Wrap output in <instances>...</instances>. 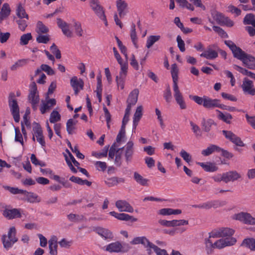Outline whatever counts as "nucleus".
Listing matches in <instances>:
<instances>
[{"label":"nucleus","mask_w":255,"mask_h":255,"mask_svg":"<svg viewBox=\"0 0 255 255\" xmlns=\"http://www.w3.org/2000/svg\"><path fill=\"white\" fill-rule=\"evenodd\" d=\"M90 6L98 17L105 14L104 8L98 0H90Z\"/></svg>","instance_id":"19"},{"label":"nucleus","mask_w":255,"mask_h":255,"mask_svg":"<svg viewBox=\"0 0 255 255\" xmlns=\"http://www.w3.org/2000/svg\"><path fill=\"white\" fill-rule=\"evenodd\" d=\"M122 245L119 242H116L108 245L106 250L110 253H119L122 251Z\"/></svg>","instance_id":"29"},{"label":"nucleus","mask_w":255,"mask_h":255,"mask_svg":"<svg viewBox=\"0 0 255 255\" xmlns=\"http://www.w3.org/2000/svg\"><path fill=\"white\" fill-rule=\"evenodd\" d=\"M225 44L232 51L234 58L241 60L250 69L255 70V57L246 53L231 40H225Z\"/></svg>","instance_id":"1"},{"label":"nucleus","mask_w":255,"mask_h":255,"mask_svg":"<svg viewBox=\"0 0 255 255\" xmlns=\"http://www.w3.org/2000/svg\"><path fill=\"white\" fill-rule=\"evenodd\" d=\"M213 29L222 37L227 38L228 37V34L219 26H213Z\"/></svg>","instance_id":"62"},{"label":"nucleus","mask_w":255,"mask_h":255,"mask_svg":"<svg viewBox=\"0 0 255 255\" xmlns=\"http://www.w3.org/2000/svg\"><path fill=\"white\" fill-rule=\"evenodd\" d=\"M77 121H74L72 119H69L66 123V129L69 134H72L76 129V125Z\"/></svg>","instance_id":"41"},{"label":"nucleus","mask_w":255,"mask_h":255,"mask_svg":"<svg viewBox=\"0 0 255 255\" xmlns=\"http://www.w3.org/2000/svg\"><path fill=\"white\" fill-rule=\"evenodd\" d=\"M174 97V98L182 110L186 109L187 106L185 101L184 100L183 97L180 92L179 87L173 88Z\"/></svg>","instance_id":"17"},{"label":"nucleus","mask_w":255,"mask_h":255,"mask_svg":"<svg viewBox=\"0 0 255 255\" xmlns=\"http://www.w3.org/2000/svg\"><path fill=\"white\" fill-rule=\"evenodd\" d=\"M237 242L235 238H226L217 240L214 243V247L219 249L224 248L227 246L234 245Z\"/></svg>","instance_id":"5"},{"label":"nucleus","mask_w":255,"mask_h":255,"mask_svg":"<svg viewBox=\"0 0 255 255\" xmlns=\"http://www.w3.org/2000/svg\"><path fill=\"white\" fill-rule=\"evenodd\" d=\"M11 9L7 3H4L0 11V23L2 20L7 17L10 13Z\"/></svg>","instance_id":"28"},{"label":"nucleus","mask_w":255,"mask_h":255,"mask_svg":"<svg viewBox=\"0 0 255 255\" xmlns=\"http://www.w3.org/2000/svg\"><path fill=\"white\" fill-rule=\"evenodd\" d=\"M56 104V102L55 99H49L46 103L43 102L40 108L41 113L42 114H45L47 110H50Z\"/></svg>","instance_id":"25"},{"label":"nucleus","mask_w":255,"mask_h":255,"mask_svg":"<svg viewBox=\"0 0 255 255\" xmlns=\"http://www.w3.org/2000/svg\"><path fill=\"white\" fill-rule=\"evenodd\" d=\"M74 25L76 34L78 36H82L83 35V31L81 23L79 22L76 21L74 22Z\"/></svg>","instance_id":"61"},{"label":"nucleus","mask_w":255,"mask_h":255,"mask_svg":"<svg viewBox=\"0 0 255 255\" xmlns=\"http://www.w3.org/2000/svg\"><path fill=\"white\" fill-rule=\"evenodd\" d=\"M128 69V68L125 67L121 68L119 75L117 76L116 77L117 85L118 87H121V89L124 88L125 81L127 75Z\"/></svg>","instance_id":"14"},{"label":"nucleus","mask_w":255,"mask_h":255,"mask_svg":"<svg viewBox=\"0 0 255 255\" xmlns=\"http://www.w3.org/2000/svg\"><path fill=\"white\" fill-rule=\"evenodd\" d=\"M2 215L8 220L20 218L21 217L20 210L16 208L12 209H5L3 211Z\"/></svg>","instance_id":"16"},{"label":"nucleus","mask_w":255,"mask_h":255,"mask_svg":"<svg viewBox=\"0 0 255 255\" xmlns=\"http://www.w3.org/2000/svg\"><path fill=\"white\" fill-rule=\"evenodd\" d=\"M61 119V116L59 113L55 110L52 111L51 113L49 118V121L51 123H55L58 122Z\"/></svg>","instance_id":"49"},{"label":"nucleus","mask_w":255,"mask_h":255,"mask_svg":"<svg viewBox=\"0 0 255 255\" xmlns=\"http://www.w3.org/2000/svg\"><path fill=\"white\" fill-rule=\"evenodd\" d=\"M96 233L105 239H112L113 238L112 233L107 229L98 227L96 229Z\"/></svg>","instance_id":"26"},{"label":"nucleus","mask_w":255,"mask_h":255,"mask_svg":"<svg viewBox=\"0 0 255 255\" xmlns=\"http://www.w3.org/2000/svg\"><path fill=\"white\" fill-rule=\"evenodd\" d=\"M15 141L19 142L22 145H23V140L21 133L18 128H15Z\"/></svg>","instance_id":"57"},{"label":"nucleus","mask_w":255,"mask_h":255,"mask_svg":"<svg viewBox=\"0 0 255 255\" xmlns=\"http://www.w3.org/2000/svg\"><path fill=\"white\" fill-rule=\"evenodd\" d=\"M200 56L207 59H214L218 57V53L217 51L208 48L207 50L200 54Z\"/></svg>","instance_id":"30"},{"label":"nucleus","mask_w":255,"mask_h":255,"mask_svg":"<svg viewBox=\"0 0 255 255\" xmlns=\"http://www.w3.org/2000/svg\"><path fill=\"white\" fill-rule=\"evenodd\" d=\"M158 223L162 226L167 227H174L177 226L187 225L188 224V221L185 220H173L167 221L165 220H159Z\"/></svg>","instance_id":"6"},{"label":"nucleus","mask_w":255,"mask_h":255,"mask_svg":"<svg viewBox=\"0 0 255 255\" xmlns=\"http://www.w3.org/2000/svg\"><path fill=\"white\" fill-rule=\"evenodd\" d=\"M234 230L229 228H222L215 232L212 233V237L213 238H232V235L234 234Z\"/></svg>","instance_id":"7"},{"label":"nucleus","mask_w":255,"mask_h":255,"mask_svg":"<svg viewBox=\"0 0 255 255\" xmlns=\"http://www.w3.org/2000/svg\"><path fill=\"white\" fill-rule=\"evenodd\" d=\"M113 51L114 53V55L116 59L117 60V61L118 63L121 66V68H122L123 67H125L127 68H128V64L127 62L123 63V59L122 57H121L120 55L118 53V51H117V49L115 47L113 48Z\"/></svg>","instance_id":"44"},{"label":"nucleus","mask_w":255,"mask_h":255,"mask_svg":"<svg viewBox=\"0 0 255 255\" xmlns=\"http://www.w3.org/2000/svg\"><path fill=\"white\" fill-rule=\"evenodd\" d=\"M32 36L30 33H27L22 35L20 38V44L25 45L28 44V41L32 39Z\"/></svg>","instance_id":"48"},{"label":"nucleus","mask_w":255,"mask_h":255,"mask_svg":"<svg viewBox=\"0 0 255 255\" xmlns=\"http://www.w3.org/2000/svg\"><path fill=\"white\" fill-rule=\"evenodd\" d=\"M219 102H220V101L218 99H212L207 96H204L203 107L206 109H213L217 107Z\"/></svg>","instance_id":"23"},{"label":"nucleus","mask_w":255,"mask_h":255,"mask_svg":"<svg viewBox=\"0 0 255 255\" xmlns=\"http://www.w3.org/2000/svg\"><path fill=\"white\" fill-rule=\"evenodd\" d=\"M139 94V90L135 89L132 90L129 94L127 100V108H129L131 110V106L135 105L137 101L138 96Z\"/></svg>","instance_id":"21"},{"label":"nucleus","mask_w":255,"mask_h":255,"mask_svg":"<svg viewBox=\"0 0 255 255\" xmlns=\"http://www.w3.org/2000/svg\"><path fill=\"white\" fill-rule=\"evenodd\" d=\"M116 6L120 18H123L128 12V4L124 0H117Z\"/></svg>","instance_id":"9"},{"label":"nucleus","mask_w":255,"mask_h":255,"mask_svg":"<svg viewBox=\"0 0 255 255\" xmlns=\"http://www.w3.org/2000/svg\"><path fill=\"white\" fill-rule=\"evenodd\" d=\"M29 61V59H22L18 60L11 66L10 69L12 71H15L18 68L27 65Z\"/></svg>","instance_id":"39"},{"label":"nucleus","mask_w":255,"mask_h":255,"mask_svg":"<svg viewBox=\"0 0 255 255\" xmlns=\"http://www.w3.org/2000/svg\"><path fill=\"white\" fill-rule=\"evenodd\" d=\"M125 182V178L118 177L108 178L105 181V184L109 187L116 186L120 183H124Z\"/></svg>","instance_id":"24"},{"label":"nucleus","mask_w":255,"mask_h":255,"mask_svg":"<svg viewBox=\"0 0 255 255\" xmlns=\"http://www.w3.org/2000/svg\"><path fill=\"white\" fill-rule=\"evenodd\" d=\"M16 234V230L14 227H10L9 229L7 234L8 239H7V236L3 235L2 236V242L4 248L8 249L11 248L12 246L16 243L18 239L15 237Z\"/></svg>","instance_id":"2"},{"label":"nucleus","mask_w":255,"mask_h":255,"mask_svg":"<svg viewBox=\"0 0 255 255\" xmlns=\"http://www.w3.org/2000/svg\"><path fill=\"white\" fill-rule=\"evenodd\" d=\"M216 123L211 119L206 120L203 118L201 122V126L203 131L206 132H209L213 126H216Z\"/></svg>","instance_id":"22"},{"label":"nucleus","mask_w":255,"mask_h":255,"mask_svg":"<svg viewBox=\"0 0 255 255\" xmlns=\"http://www.w3.org/2000/svg\"><path fill=\"white\" fill-rule=\"evenodd\" d=\"M4 188L8 191H9L11 193L13 194H22L23 193H25L26 190H23L22 189H19L18 188L15 187H11L8 186H5L3 187Z\"/></svg>","instance_id":"55"},{"label":"nucleus","mask_w":255,"mask_h":255,"mask_svg":"<svg viewBox=\"0 0 255 255\" xmlns=\"http://www.w3.org/2000/svg\"><path fill=\"white\" fill-rule=\"evenodd\" d=\"M68 219L73 222H78L83 221L84 219V216L82 215H78L75 214H70L67 215Z\"/></svg>","instance_id":"45"},{"label":"nucleus","mask_w":255,"mask_h":255,"mask_svg":"<svg viewBox=\"0 0 255 255\" xmlns=\"http://www.w3.org/2000/svg\"><path fill=\"white\" fill-rule=\"evenodd\" d=\"M15 95L13 93L9 94L8 97V105L13 119L16 123H18L20 120L19 109L17 102L14 99Z\"/></svg>","instance_id":"3"},{"label":"nucleus","mask_w":255,"mask_h":255,"mask_svg":"<svg viewBox=\"0 0 255 255\" xmlns=\"http://www.w3.org/2000/svg\"><path fill=\"white\" fill-rule=\"evenodd\" d=\"M241 175L236 171H230L223 174V181L225 183L234 181L241 178Z\"/></svg>","instance_id":"15"},{"label":"nucleus","mask_w":255,"mask_h":255,"mask_svg":"<svg viewBox=\"0 0 255 255\" xmlns=\"http://www.w3.org/2000/svg\"><path fill=\"white\" fill-rule=\"evenodd\" d=\"M16 14L19 18H26L28 20L29 18L28 15L26 13L25 10L21 3H19L17 6L16 9Z\"/></svg>","instance_id":"37"},{"label":"nucleus","mask_w":255,"mask_h":255,"mask_svg":"<svg viewBox=\"0 0 255 255\" xmlns=\"http://www.w3.org/2000/svg\"><path fill=\"white\" fill-rule=\"evenodd\" d=\"M241 87L245 94L251 96L255 95V88L252 81L247 78H244Z\"/></svg>","instance_id":"8"},{"label":"nucleus","mask_w":255,"mask_h":255,"mask_svg":"<svg viewBox=\"0 0 255 255\" xmlns=\"http://www.w3.org/2000/svg\"><path fill=\"white\" fill-rule=\"evenodd\" d=\"M58 26L62 30L63 33L68 37H72L73 33L70 30V25L60 18L57 19Z\"/></svg>","instance_id":"11"},{"label":"nucleus","mask_w":255,"mask_h":255,"mask_svg":"<svg viewBox=\"0 0 255 255\" xmlns=\"http://www.w3.org/2000/svg\"><path fill=\"white\" fill-rule=\"evenodd\" d=\"M50 49L52 53L55 55L56 58L60 59L61 58V51L58 48L57 46L55 45V43L52 44V45L50 46Z\"/></svg>","instance_id":"56"},{"label":"nucleus","mask_w":255,"mask_h":255,"mask_svg":"<svg viewBox=\"0 0 255 255\" xmlns=\"http://www.w3.org/2000/svg\"><path fill=\"white\" fill-rule=\"evenodd\" d=\"M130 38L131 41L133 44L134 45L135 47H137L136 41H137V36L136 33L135 31V25L134 23H132L131 25V31L130 34Z\"/></svg>","instance_id":"52"},{"label":"nucleus","mask_w":255,"mask_h":255,"mask_svg":"<svg viewBox=\"0 0 255 255\" xmlns=\"http://www.w3.org/2000/svg\"><path fill=\"white\" fill-rule=\"evenodd\" d=\"M171 74L173 79V88H178V69L176 64L174 63L171 65Z\"/></svg>","instance_id":"27"},{"label":"nucleus","mask_w":255,"mask_h":255,"mask_svg":"<svg viewBox=\"0 0 255 255\" xmlns=\"http://www.w3.org/2000/svg\"><path fill=\"white\" fill-rule=\"evenodd\" d=\"M22 194H24L25 196L26 199L25 200L29 203H34L35 202H39L40 200H37L38 196L32 192H28L26 191L25 193H23Z\"/></svg>","instance_id":"42"},{"label":"nucleus","mask_w":255,"mask_h":255,"mask_svg":"<svg viewBox=\"0 0 255 255\" xmlns=\"http://www.w3.org/2000/svg\"><path fill=\"white\" fill-rule=\"evenodd\" d=\"M40 68L49 75H53L55 74L54 71L47 64H42Z\"/></svg>","instance_id":"63"},{"label":"nucleus","mask_w":255,"mask_h":255,"mask_svg":"<svg viewBox=\"0 0 255 255\" xmlns=\"http://www.w3.org/2000/svg\"><path fill=\"white\" fill-rule=\"evenodd\" d=\"M133 178L136 182V183H138V184L143 186H148V182L149 181V180L144 178L138 172H134Z\"/></svg>","instance_id":"35"},{"label":"nucleus","mask_w":255,"mask_h":255,"mask_svg":"<svg viewBox=\"0 0 255 255\" xmlns=\"http://www.w3.org/2000/svg\"><path fill=\"white\" fill-rule=\"evenodd\" d=\"M142 107L138 106L133 115V125L135 128L142 115Z\"/></svg>","instance_id":"33"},{"label":"nucleus","mask_w":255,"mask_h":255,"mask_svg":"<svg viewBox=\"0 0 255 255\" xmlns=\"http://www.w3.org/2000/svg\"><path fill=\"white\" fill-rule=\"evenodd\" d=\"M50 40L48 35L39 34L36 37V41L39 43L46 44Z\"/></svg>","instance_id":"60"},{"label":"nucleus","mask_w":255,"mask_h":255,"mask_svg":"<svg viewBox=\"0 0 255 255\" xmlns=\"http://www.w3.org/2000/svg\"><path fill=\"white\" fill-rule=\"evenodd\" d=\"M110 214L121 221H130L131 222H134L137 221V218L125 213H118L115 211H112L110 212Z\"/></svg>","instance_id":"20"},{"label":"nucleus","mask_w":255,"mask_h":255,"mask_svg":"<svg viewBox=\"0 0 255 255\" xmlns=\"http://www.w3.org/2000/svg\"><path fill=\"white\" fill-rule=\"evenodd\" d=\"M189 98L194 101L195 103L199 105H202L203 106V103L204 102V96L203 98L200 97L198 96H194L190 95L189 96Z\"/></svg>","instance_id":"59"},{"label":"nucleus","mask_w":255,"mask_h":255,"mask_svg":"<svg viewBox=\"0 0 255 255\" xmlns=\"http://www.w3.org/2000/svg\"><path fill=\"white\" fill-rule=\"evenodd\" d=\"M236 219L246 224H255V218L252 217L250 214L247 213L241 212L237 214Z\"/></svg>","instance_id":"12"},{"label":"nucleus","mask_w":255,"mask_h":255,"mask_svg":"<svg viewBox=\"0 0 255 255\" xmlns=\"http://www.w3.org/2000/svg\"><path fill=\"white\" fill-rule=\"evenodd\" d=\"M36 27L37 29V32L38 33H47L49 31L48 28L44 25L41 21L37 22Z\"/></svg>","instance_id":"47"},{"label":"nucleus","mask_w":255,"mask_h":255,"mask_svg":"<svg viewBox=\"0 0 255 255\" xmlns=\"http://www.w3.org/2000/svg\"><path fill=\"white\" fill-rule=\"evenodd\" d=\"M223 205V203L219 200H213L202 204V209H210L212 207L217 208Z\"/></svg>","instance_id":"31"},{"label":"nucleus","mask_w":255,"mask_h":255,"mask_svg":"<svg viewBox=\"0 0 255 255\" xmlns=\"http://www.w3.org/2000/svg\"><path fill=\"white\" fill-rule=\"evenodd\" d=\"M216 112L218 113V118L219 120L223 121L228 124H230L231 123V120L233 119V117L230 113H223L218 110H216Z\"/></svg>","instance_id":"36"},{"label":"nucleus","mask_w":255,"mask_h":255,"mask_svg":"<svg viewBox=\"0 0 255 255\" xmlns=\"http://www.w3.org/2000/svg\"><path fill=\"white\" fill-rule=\"evenodd\" d=\"M220 147L215 145L211 144L205 149L202 151L201 153L204 156H209L214 152H219Z\"/></svg>","instance_id":"34"},{"label":"nucleus","mask_w":255,"mask_h":255,"mask_svg":"<svg viewBox=\"0 0 255 255\" xmlns=\"http://www.w3.org/2000/svg\"><path fill=\"white\" fill-rule=\"evenodd\" d=\"M242 246L250 249L251 251H255V239L247 238L243 240Z\"/></svg>","instance_id":"38"},{"label":"nucleus","mask_w":255,"mask_h":255,"mask_svg":"<svg viewBox=\"0 0 255 255\" xmlns=\"http://www.w3.org/2000/svg\"><path fill=\"white\" fill-rule=\"evenodd\" d=\"M116 206L120 212L132 213L133 208L125 200H118L116 202Z\"/></svg>","instance_id":"18"},{"label":"nucleus","mask_w":255,"mask_h":255,"mask_svg":"<svg viewBox=\"0 0 255 255\" xmlns=\"http://www.w3.org/2000/svg\"><path fill=\"white\" fill-rule=\"evenodd\" d=\"M176 1L179 3V6L182 7H186L192 11H193L194 9V6L191 3H189L187 0H176Z\"/></svg>","instance_id":"53"},{"label":"nucleus","mask_w":255,"mask_h":255,"mask_svg":"<svg viewBox=\"0 0 255 255\" xmlns=\"http://www.w3.org/2000/svg\"><path fill=\"white\" fill-rule=\"evenodd\" d=\"M119 150H122L125 161L127 164L131 162L134 152V143L132 141H128L126 145Z\"/></svg>","instance_id":"4"},{"label":"nucleus","mask_w":255,"mask_h":255,"mask_svg":"<svg viewBox=\"0 0 255 255\" xmlns=\"http://www.w3.org/2000/svg\"><path fill=\"white\" fill-rule=\"evenodd\" d=\"M151 249L154 250L157 255H168L165 250L161 249L155 245H152Z\"/></svg>","instance_id":"64"},{"label":"nucleus","mask_w":255,"mask_h":255,"mask_svg":"<svg viewBox=\"0 0 255 255\" xmlns=\"http://www.w3.org/2000/svg\"><path fill=\"white\" fill-rule=\"evenodd\" d=\"M160 38V35H150L147 37L146 47L150 48Z\"/></svg>","instance_id":"43"},{"label":"nucleus","mask_w":255,"mask_h":255,"mask_svg":"<svg viewBox=\"0 0 255 255\" xmlns=\"http://www.w3.org/2000/svg\"><path fill=\"white\" fill-rule=\"evenodd\" d=\"M198 164L207 172H214L218 170V167L214 163L207 162L205 163L204 162H198Z\"/></svg>","instance_id":"32"},{"label":"nucleus","mask_w":255,"mask_h":255,"mask_svg":"<svg viewBox=\"0 0 255 255\" xmlns=\"http://www.w3.org/2000/svg\"><path fill=\"white\" fill-rule=\"evenodd\" d=\"M126 135V126L122 125L121 129L117 135L116 141L118 143L120 142L122 139Z\"/></svg>","instance_id":"58"},{"label":"nucleus","mask_w":255,"mask_h":255,"mask_svg":"<svg viewBox=\"0 0 255 255\" xmlns=\"http://www.w3.org/2000/svg\"><path fill=\"white\" fill-rule=\"evenodd\" d=\"M114 163L117 167H120L122 164V152L119 148L116 151Z\"/></svg>","instance_id":"54"},{"label":"nucleus","mask_w":255,"mask_h":255,"mask_svg":"<svg viewBox=\"0 0 255 255\" xmlns=\"http://www.w3.org/2000/svg\"><path fill=\"white\" fill-rule=\"evenodd\" d=\"M16 23L18 24V28L22 31H25L26 27L27 26V22L25 19L23 18L16 19L15 17L14 18Z\"/></svg>","instance_id":"46"},{"label":"nucleus","mask_w":255,"mask_h":255,"mask_svg":"<svg viewBox=\"0 0 255 255\" xmlns=\"http://www.w3.org/2000/svg\"><path fill=\"white\" fill-rule=\"evenodd\" d=\"M255 19V15L253 13L247 14L245 16L243 23L245 25H252Z\"/></svg>","instance_id":"51"},{"label":"nucleus","mask_w":255,"mask_h":255,"mask_svg":"<svg viewBox=\"0 0 255 255\" xmlns=\"http://www.w3.org/2000/svg\"><path fill=\"white\" fill-rule=\"evenodd\" d=\"M233 67L235 69L237 70L244 75H247L253 79L255 78V74L252 72L251 71H248V70L236 64L233 65Z\"/></svg>","instance_id":"40"},{"label":"nucleus","mask_w":255,"mask_h":255,"mask_svg":"<svg viewBox=\"0 0 255 255\" xmlns=\"http://www.w3.org/2000/svg\"><path fill=\"white\" fill-rule=\"evenodd\" d=\"M57 244L56 242L54 241H49V248L50 250V254L51 255H57Z\"/></svg>","instance_id":"50"},{"label":"nucleus","mask_w":255,"mask_h":255,"mask_svg":"<svg viewBox=\"0 0 255 255\" xmlns=\"http://www.w3.org/2000/svg\"><path fill=\"white\" fill-rule=\"evenodd\" d=\"M28 99L29 103L38 102L39 98L37 94V86L35 82H32L30 85L29 93L28 96Z\"/></svg>","instance_id":"13"},{"label":"nucleus","mask_w":255,"mask_h":255,"mask_svg":"<svg viewBox=\"0 0 255 255\" xmlns=\"http://www.w3.org/2000/svg\"><path fill=\"white\" fill-rule=\"evenodd\" d=\"M70 85L74 91L75 95H77L80 90L83 89L84 83L82 79H78L76 76H74L70 80Z\"/></svg>","instance_id":"10"}]
</instances>
